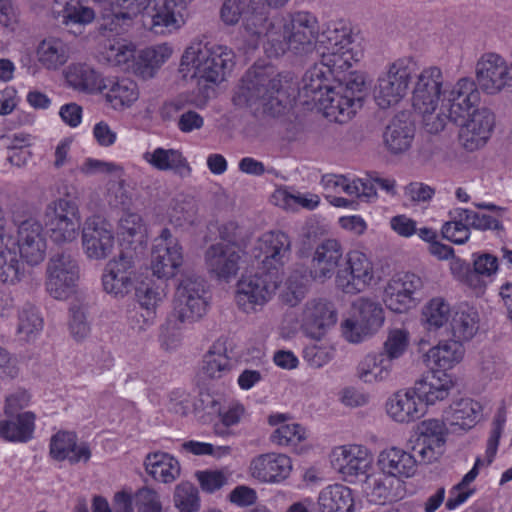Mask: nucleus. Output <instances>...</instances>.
Returning <instances> with one entry per match:
<instances>
[{
	"label": "nucleus",
	"mask_w": 512,
	"mask_h": 512,
	"mask_svg": "<svg viewBox=\"0 0 512 512\" xmlns=\"http://www.w3.org/2000/svg\"><path fill=\"white\" fill-rule=\"evenodd\" d=\"M35 55L42 68L57 71L70 59V49L63 39L49 36L38 43Z\"/></svg>",
	"instance_id": "44"
},
{
	"label": "nucleus",
	"mask_w": 512,
	"mask_h": 512,
	"mask_svg": "<svg viewBox=\"0 0 512 512\" xmlns=\"http://www.w3.org/2000/svg\"><path fill=\"white\" fill-rule=\"evenodd\" d=\"M512 64L495 52L482 54L475 64L479 89L487 95H498L512 85Z\"/></svg>",
	"instance_id": "16"
},
{
	"label": "nucleus",
	"mask_w": 512,
	"mask_h": 512,
	"mask_svg": "<svg viewBox=\"0 0 512 512\" xmlns=\"http://www.w3.org/2000/svg\"><path fill=\"white\" fill-rule=\"evenodd\" d=\"M63 76L67 85L79 92L99 94L103 90L105 75L84 62H73L65 67Z\"/></svg>",
	"instance_id": "37"
},
{
	"label": "nucleus",
	"mask_w": 512,
	"mask_h": 512,
	"mask_svg": "<svg viewBox=\"0 0 512 512\" xmlns=\"http://www.w3.org/2000/svg\"><path fill=\"white\" fill-rule=\"evenodd\" d=\"M364 492L370 503L385 505L397 502L406 494L405 483L389 475L367 474Z\"/></svg>",
	"instance_id": "35"
},
{
	"label": "nucleus",
	"mask_w": 512,
	"mask_h": 512,
	"mask_svg": "<svg viewBox=\"0 0 512 512\" xmlns=\"http://www.w3.org/2000/svg\"><path fill=\"white\" fill-rule=\"evenodd\" d=\"M480 315L477 308L467 302L454 305L449 324L451 336L461 343L470 341L478 332Z\"/></svg>",
	"instance_id": "42"
},
{
	"label": "nucleus",
	"mask_w": 512,
	"mask_h": 512,
	"mask_svg": "<svg viewBox=\"0 0 512 512\" xmlns=\"http://www.w3.org/2000/svg\"><path fill=\"white\" fill-rule=\"evenodd\" d=\"M174 503L180 512H197L200 507L198 490L190 483H181L176 487Z\"/></svg>",
	"instance_id": "64"
},
{
	"label": "nucleus",
	"mask_w": 512,
	"mask_h": 512,
	"mask_svg": "<svg viewBox=\"0 0 512 512\" xmlns=\"http://www.w3.org/2000/svg\"><path fill=\"white\" fill-rule=\"evenodd\" d=\"M475 206L480 209L493 210L496 214L477 213L468 209L461 211L460 213H463V215L469 218V224L472 228L480 231H498L503 229L501 222V216L504 212L503 208L497 207L491 203H475Z\"/></svg>",
	"instance_id": "57"
},
{
	"label": "nucleus",
	"mask_w": 512,
	"mask_h": 512,
	"mask_svg": "<svg viewBox=\"0 0 512 512\" xmlns=\"http://www.w3.org/2000/svg\"><path fill=\"white\" fill-rule=\"evenodd\" d=\"M454 312V305L442 296L429 299L421 309L420 321L428 332H437L448 327Z\"/></svg>",
	"instance_id": "47"
},
{
	"label": "nucleus",
	"mask_w": 512,
	"mask_h": 512,
	"mask_svg": "<svg viewBox=\"0 0 512 512\" xmlns=\"http://www.w3.org/2000/svg\"><path fill=\"white\" fill-rule=\"evenodd\" d=\"M414 72V63L408 58L389 63L378 76L373 89L376 104L382 109L399 104L408 94Z\"/></svg>",
	"instance_id": "7"
},
{
	"label": "nucleus",
	"mask_w": 512,
	"mask_h": 512,
	"mask_svg": "<svg viewBox=\"0 0 512 512\" xmlns=\"http://www.w3.org/2000/svg\"><path fill=\"white\" fill-rule=\"evenodd\" d=\"M465 357L463 343L453 338L440 340L423 354V362L431 370L447 372L459 365Z\"/></svg>",
	"instance_id": "36"
},
{
	"label": "nucleus",
	"mask_w": 512,
	"mask_h": 512,
	"mask_svg": "<svg viewBox=\"0 0 512 512\" xmlns=\"http://www.w3.org/2000/svg\"><path fill=\"white\" fill-rule=\"evenodd\" d=\"M145 469L151 477L162 483H171L180 474L178 460L165 452H155L147 455Z\"/></svg>",
	"instance_id": "51"
},
{
	"label": "nucleus",
	"mask_w": 512,
	"mask_h": 512,
	"mask_svg": "<svg viewBox=\"0 0 512 512\" xmlns=\"http://www.w3.org/2000/svg\"><path fill=\"white\" fill-rule=\"evenodd\" d=\"M298 322L306 336L320 340L336 324L337 312L328 300L313 298L302 307L298 315Z\"/></svg>",
	"instance_id": "23"
},
{
	"label": "nucleus",
	"mask_w": 512,
	"mask_h": 512,
	"mask_svg": "<svg viewBox=\"0 0 512 512\" xmlns=\"http://www.w3.org/2000/svg\"><path fill=\"white\" fill-rule=\"evenodd\" d=\"M194 0L154 2L143 14L145 27L155 35L169 36L180 31L187 22V9Z\"/></svg>",
	"instance_id": "13"
},
{
	"label": "nucleus",
	"mask_w": 512,
	"mask_h": 512,
	"mask_svg": "<svg viewBox=\"0 0 512 512\" xmlns=\"http://www.w3.org/2000/svg\"><path fill=\"white\" fill-rule=\"evenodd\" d=\"M414 135L415 129L409 120L395 117L384 132V144L391 153L400 154L411 147Z\"/></svg>",
	"instance_id": "49"
},
{
	"label": "nucleus",
	"mask_w": 512,
	"mask_h": 512,
	"mask_svg": "<svg viewBox=\"0 0 512 512\" xmlns=\"http://www.w3.org/2000/svg\"><path fill=\"white\" fill-rule=\"evenodd\" d=\"M50 455L57 461L67 460L71 464L87 462L91 451L87 444L78 442L74 432L59 431L51 437Z\"/></svg>",
	"instance_id": "38"
},
{
	"label": "nucleus",
	"mask_w": 512,
	"mask_h": 512,
	"mask_svg": "<svg viewBox=\"0 0 512 512\" xmlns=\"http://www.w3.org/2000/svg\"><path fill=\"white\" fill-rule=\"evenodd\" d=\"M80 279L78 261L68 253H56L47 262L45 289L54 299L65 301L76 294Z\"/></svg>",
	"instance_id": "11"
},
{
	"label": "nucleus",
	"mask_w": 512,
	"mask_h": 512,
	"mask_svg": "<svg viewBox=\"0 0 512 512\" xmlns=\"http://www.w3.org/2000/svg\"><path fill=\"white\" fill-rule=\"evenodd\" d=\"M247 416L246 408L238 401H230L218 411L221 426H215V433L219 436L226 435L227 429L241 423Z\"/></svg>",
	"instance_id": "60"
},
{
	"label": "nucleus",
	"mask_w": 512,
	"mask_h": 512,
	"mask_svg": "<svg viewBox=\"0 0 512 512\" xmlns=\"http://www.w3.org/2000/svg\"><path fill=\"white\" fill-rule=\"evenodd\" d=\"M293 461L284 453L268 452L255 456L249 464V475L261 484L279 485L288 480Z\"/></svg>",
	"instance_id": "25"
},
{
	"label": "nucleus",
	"mask_w": 512,
	"mask_h": 512,
	"mask_svg": "<svg viewBox=\"0 0 512 512\" xmlns=\"http://www.w3.org/2000/svg\"><path fill=\"white\" fill-rule=\"evenodd\" d=\"M0 420V438L11 443H27L34 438L37 415L27 410L20 414L4 415Z\"/></svg>",
	"instance_id": "39"
},
{
	"label": "nucleus",
	"mask_w": 512,
	"mask_h": 512,
	"mask_svg": "<svg viewBox=\"0 0 512 512\" xmlns=\"http://www.w3.org/2000/svg\"><path fill=\"white\" fill-rule=\"evenodd\" d=\"M478 101V87L468 77L444 85L443 73L436 66L426 67L415 76L412 106L423 116L435 114L436 120L426 123L431 133L441 131L447 121H457L465 116L471 105Z\"/></svg>",
	"instance_id": "2"
},
{
	"label": "nucleus",
	"mask_w": 512,
	"mask_h": 512,
	"mask_svg": "<svg viewBox=\"0 0 512 512\" xmlns=\"http://www.w3.org/2000/svg\"><path fill=\"white\" fill-rule=\"evenodd\" d=\"M313 50L319 55L320 63L305 72L299 89L300 96L305 99L306 104H316L318 97L338 80L332 79V75L349 70L363 56L351 28L343 22L329 23L321 33L318 29L311 50L305 53L291 52L295 55H306Z\"/></svg>",
	"instance_id": "3"
},
{
	"label": "nucleus",
	"mask_w": 512,
	"mask_h": 512,
	"mask_svg": "<svg viewBox=\"0 0 512 512\" xmlns=\"http://www.w3.org/2000/svg\"><path fill=\"white\" fill-rule=\"evenodd\" d=\"M395 367L379 351H369L358 360L355 377L368 386L386 385L394 381Z\"/></svg>",
	"instance_id": "30"
},
{
	"label": "nucleus",
	"mask_w": 512,
	"mask_h": 512,
	"mask_svg": "<svg viewBox=\"0 0 512 512\" xmlns=\"http://www.w3.org/2000/svg\"><path fill=\"white\" fill-rule=\"evenodd\" d=\"M122 33H115L102 42L98 59L109 67L134 73L137 47L133 41L120 36Z\"/></svg>",
	"instance_id": "31"
},
{
	"label": "nucleus",
	"mask_w": 512,
	"mask_h": 512,
	"mask_svg": "<svg viewBox=\"0 0 512 512\" xmlns=\"http://www.w3.org/2000/svg\"><path fill=\"white\" fill-rule=\"evenodd\" d=\"M143 159L153 168L159 171H172L183 168L187 161L182 152L177 149H165L157 147L152 151H146Z\"/></svg>",
	"instance_id": "55"
},
{
	"label": "nucleus",
	"mask_w": 512,
	"mask_h": 512,
	"mask_svg": "<svg viewBox=\"0 0 512 512\" xmlns=\"http://www.w3.org/2000/svg\"><path fill=\"white\" fill-rule=\"evenodd\" d=\"M376 283L374 264L365 253L350 250L345 256V267L336 273V287L345 294L356 295Z\"/></svg>",
	"instance_id": "12"
},
{
	"label": "nucleus",
	"mask_w": 512,
	"mask_h": 512,
	"mask_svg": "<svg viewBox=\"0 0 512 512\" xmlns=\"http://www.w3.org/2000/svg\"><path fill=\"white\" fill-rule=\"evenodd\" d=\"M82 249L90 260H104L114 251L116 237L112 224L99 216L86 219L82 229Z\"/></svg>",
	"instance_id": "20"
},
{
	"label": "nucleus",
	"mask_w": 512,
	"mask_h": 512,
	"mask_svg": "<svg viewBox=\"0 0 512 512\" xmlns=\"http://www.w3.org/2000/svg\"><path fill=\"white\" fill-rule=\"evenodd\" d=\"M410 346V333L406 328H391L387 331L382 343V349L378 350L395 366L396 361L402 358Z\"/></svg>",
	"instance_id": "56"
},
{
	"label": "nucleus",
	"mask_w": 512,
	"mask_h": 512,
	"mask_svg": "<svg viewBox=\"0 0 512 512\" xmlns=\"http://www.w3.org/2000/svg\"><path fill=\"white\" fill-rule=\"evenodd\" d=\"M385 410L388 417L398 424H411L427 412L413 386L391 394L386 400Z\"/></svg>",
	"instance_id": "29"
},
{
	"label": "nucleus",
	"mask_w": 512,
	"mask_h": 512,
	"mask_svg": "<svg viewBox=\"0 0 512 512\" xmlns=\"http://www.w3.org/2000/svg\"><path fill=\"white\" fill-rule=\"evenodd\" d=\"M364 86L365 80L360 74H351L344 80L338 79L318 97L315 105L330 121L345 123L362 106Z\"/></svg>",
	"instance_id": "6"
},
{
	"label": "nucleus",
	"mask_w": 512,
	"mask_h": 512,
	"mask_svg": "<svg viewBox=\"0 0 512 512\" xmlns=\"http://www.w3.org/2000/svg\"><path fill=\"white\" fill-rule=\"evenodd\" d=\"M102 86L103 90L99 94L117 112L131 108L140 96L137 83L127 77L105 76Z\"/></svg>",
	"instance_id": "34"
},
{
	"label": "nucleus",
	"mask_w": 512,
	"mask_h": 512,
	"mask_svg": "<svg viewBox=\"0 0 512 512\" xmlns=\"http://www.w3.org/2000/svg\"><path fill=\"white\" fill-rule=\"evenodd\" d=\"M448 429L443 420L428 418L419 422L415 429L412 449L425 464L438 461L445 452Z\"/></svg>",
	"instance_id": "19"
},
{
	"label": "nucleus",
	"mask_w": 512,
	"mask_h": 512,
	"mask_svg": "<svg viewBox=\"0 0 512 512\" xmlns=\"http://www.w3.org/2000/svg\"><path fill=\"white\" fill-rule=\"evenodd\" d=\"M423 288L420 276L406 272L394 275L383 292L385 306L395 313H405L417 304V294Z\"/></svg>",
	"instance_id": "21"
},
{
	"label": "nucleus",
	"mask_w": 512,
	"mask_h": 512,
	"mask_svg": "<svg viewBox=\"0 0 512 512\" xmlns=\"http://www.w3.org/2000/svg\"><path fill=\"white\" fill-rule=\"evenodd\" d=\"M355 177L342 174L328 173L321 177L320 185L328 193H344L352 196L357 192V186L354 185Z\"/></svg>",
	"instance_id": "63"
},
{
	"label": "nucleus",
	"mask_w": 512,
	"mask_h": 512,
	"mask_svg": "<svg viewBox=\"0 0 512 512\" xmlns=\"http://www.w3.org/2000/svg\"><path fill=\"white\" fill-rule=\"evenodd\" d=\"M280 287V276L265 271L243 276L237 283L235 301L240 310L250 314L261 310Z\"/></svg>",
	"instance_id": "10"
},
{
	"label": "nucleus",
	"mask_w": 512,
	"mask_h": 512,
	"mask_svg": "<svg viewBox=\"0 0 512 512\" xmlns=\"http://www.w3.org/2000/svg\"><path fill=\"white\" fill-rule=\"evenodd\" d=\"M235 64V53L226 45L192 41L183 51L178 74L199 87L222 83Z\"/></svg>",
	"instance_id": "4"
},
{
	"label": "nucleus",
	"mask_w": 512,
	"mask_h": 512,
	"mask_svg": "<svg viewBox=\"0 0 512 512\" xmlns=\"http://www.w3.org/2000/svg\"><path fill=\"white\" fill-rule=\"evenodd\" d=\"M242 257V248L219 242L207 248L204 261L211 276L220 281L230 282L240 270Z\"/></svg>",
	"instance_id": "26"
},
{
	"label": "nucleus",
	"mask_w": 512,
	"mask_h": 512,
	"mask_svg": "<svg viewBox=\"0 0 512 512\" xmlns=\"http://www.w3.org/2000/svg\"><path fill=\"white\" fill-rule=\"evenodd\" d=\"M135 299L144 311L143 326L153 325L156 319L157 308L165 299L164 289L152 279L147 278L135 284Z\"/></svg>",
	"instance_id": "45"
},
{
	"label": "nucleus",
	"mask_w": 512,
	"mask_h": 512,
	"mask_svg": "<svg viewBox=\"0 0 512 512\" xmlns=\"http://www.w3.org/2000/svg\"><path fill=\"white\" fill-rule=\"evenodd\" d=\"M271 202L287 211H296L299 208L314 210L320 204V197L312 192L301 193L288 187H281L273 192Z\"/></svg>",
	"instance_id": "50"
},
{
	"label": "nucleus",
	"mask_w": 512,
	"mask_h": 512,
	"mask_svg": "<svg viewBox=\"0 0 512 512\" xmlns=\"http://www.w3.org/2000/svg\"><path fill=\"white\" fill-rule=\"evenodd\" d=\"M81 213L71 199L58 198L47 204L44 211V228L57 245L77 240L81 229Z\"/></svg>",
	"instance_id": "8"
},
{
	"label": "nucleus",
	"mask_w": 512,
	"mask_h": 512,
	"mask_svg": "<svg viewBox=\"0 0 512 512\" xmlns=\"http://www.w3.org/2000/svg\"><path fill=\"white\" fill-rule=\"evenodd\" d=\"M43 329V318L35 307L24 308L19 315L18 333L26 341L37 337Z\"/></svg>",
	"instance_id": "61"
},
{
	"label": "nucleus",
	"mask_w": 512,
	"mask_h": 512,
	"mask_svg": "<svg viewBox=\"0 0 512 512\" xmlns=\"http://www.w3.org/2000/svg\"><path fill=\"white\" fill-rule=\"evenodd\" d=\"M318 512H354V490L343 483H333L320 490L317 496Z\"/></svg>",
	"instance_id": "41"
},
{
	"label": "nucleus",
	"mask_w": 512,
	"mask_h": 512,
	"mask_svg": "<svg viewBox=\"0 0 512 512\" xmlns=\"http://www.w3.org/2000/svg\"><path fill=\"white\" fill-rule=\"evenodd\" d=\"M307 278L299 271H293L280 290L281 300L289 306H296L306 295Z\"/></svg>",
	"instance_id": "59"
},
{
	"label": "nucleus",
	"mask_w": 512,
	"mask_h": 512,
	"mask_svg": "<svg viewBox=\"0 0 512 512\" xmlns=\"http://www.w3.org/2000/svg\"><path fill=\"white\" fill-rule=\"evenodd\" d=\"M172 54L173 48L168 43H160L142 49L136 56L134 74L143 79L153 78Z\"/></svg>",
	"instance_id": "46"
},
{
	"label": "nucleus",
	"mask_w": 512,
	"mask_h": 512,
	"mask_svg": "<svg viewBox=\"0 0 512 512\" xmlns=\"http://www.w3.org/2000/svg\"><path fill=\"white\" fill-rule=\"evenodd\" d=\"M15 248L22 262L29 267L41 265L47 256L48 240L40 220L30 217L17 226Z\"/></svg>",
	"instance_id": "17"
},
{
	"label": "nucleus",
	"mask_w": 512,
	"mask_h": 512,
	"mask_svg": "<svg viewBox=\"0 0 512 512\" xmlns=\"http://www.w3.org/2000/svg\"><path fill=\"white\" fill-rule=\"evenodd\" d=\"M328 461L332 470L342 481L354 484L369 473L373 456L366 445L345 443L331 448Z\"/></svg>",
	"instance_id": "9"
},
{
	"label": "nucleus",
	"mask_w": 512,
	"mask_h": 512,
	"mask_svg": "<svg viewBox=\"0 0 512 512\" xmlns=\"http://www.w3.org/2000/svg\"><path fill=\"white\" fill-rule=\"evenodd\" d=\"M208 307L204 282L197 277H183L175 292L174 317L193 323L206 315Z\"/></svg>",
	"instance_id": "15"
},
{
	"label": "nucleus",
	"mask_w": 512,
	"mask_h": 512,
	"mask_svg": "<svg viewBox=\"0 0 512 512\" xmlns=\"http://www.w3.org/2000/svg\"><path fill=\"white\" fill-rule=\"evenodd\" d=\"M461 211H466V209L458 207L450 210V220L441 227L443 238L457 245L466 243L471 235L469 218L460 213Z\"/></svg>",
	"instance_id": "54"
},
{
	"label": "nucleus",
	"mask_w": 512,
	"mask_h": 512,
	"mask_svg": "<svg viewBox=\"0 0 512 512\" xmlns=\"http://www.w3.org/2000/svg\"><path fill=\"white\" fill-rule=\"evenodd\" d=\"M250 254L265 270L280 276V270L290 258L291 240L279 230L264 232L255 240Z\"/></svg>",
	"instance_id": "18"
},
{
	"label": "nucleus",
	"mask_w": 512,
	"mask_h": 512,
	"mask_svg": "<svg viewBox=\"0 0 512 512\" xmlns=\"http://www.w3.org/2000/svg\"><path fill=\"white\" fill-rule=\"evenodd\" d=\"M420 400L427 407L445 401L455 387L454 377L448 372L431 370L413 385Z\"/></svg>",
	"instance_id": "33"
},
{
	"label": "nucleus",
	"mask_w": 512,
	"mask_h": 512,
	"mask_svg": "<svg viewBox=\"0 0 512 512\" xmlns=\"http://www.w3.org/2000/svg\"><path fill=\"white\" fill-rule=\"evenodd\" d=\"M146 233V225L140 214L131 211L123 213L118 223V234L124 241L142 242Z\"/></svg>",
	"instance_id": "58"
},
{
	"label": "nucleus",
	"mask_w": 512,
	"mask_h": 512,
	"mask_svg": "<svg viewBox=\"0 0 512 512\" xmlns=\"http://www.w3.org/2000/svg\"><path fill=\"white\" fill-rule=\"evenodd\" d=\"M133 261L121 254L109 260L102 272L101 283L105 293L115 299H124L128 296L137 280Z\"/></svg>",
	"instance_id": "24"
},
{
	"label": "nucleus",
	"mask_w": 512,
	"mask_h": 512,
	"mask_svg": "<svg viewBox=\"0 0 512 512\" xmlns=\"http://www.w3.org/2000/svg\"><path fill=\"white\" fill-rule=\"evenodd\" d=\"M340 329L343 338L351 344H360L373 336L352 311L343 319Z\"/></svg>",
	"instance_id": "62"
},
{
	"label": "nucleus",
	"mask_w": 512,
	"mask_h": 512,
	"mask_svg": "<svg viewBox=\"0 0 512 512\" xmlns=\"http://www.w3.org/2000/svg\"><path fill=\"white\" fill-rule=\"evenodd\" d=\"M485 405L473 398H461L454 401L447 411L446 419L450 426L468 431L484 419Z\"/></svg>",
	"instance_id": "40"
},
{
	"label": "nucleus",
	"mask_w": 512,
	"mask_h": 512,
	"mask_svg": "<svg viewBox=\"0 0 512 512\" xmlns=\"http://www.w3.org/2000/svg\"><path fill=\"white\" fill-rule=\"evenodd\" d=\"M351 311L373 335L384 325V310L379 303L371 299L359 298L353 304Z\"/></svg>",
	"instance_id": "53"
},
{
	"label": "nucleus",
	"mask_w": 512,
	"mask_h": 512,
	"mask_svg": "<svg viewBox=\"0 0 512 512\" xmlns=\"http://www.w3.org/2000/svg\"><path fill=\"white\" fill-rule=\"evenodd\" d=\"M105 7L109 14L104 16V29L111 33L127 32L133 19L144 14L152 0H91Z\"/></svg>",
	"instance_id": "27"
},
{
	"label": "nucleus",
	"mask_w": 512,
	"mask_h": 512,
	"mask_svg": "<svg viewBox=\"0 0 512 512\" xmlns=\"http://www.w3.org/2000/svg\"><path fill=\"white\" fill-rule=\"evenodd\" d=\"M184 248L168 228H163L154 239L150 269L158 279L174 278L184 264Z\"/></svg>",
	"instance_id": "14"
},
{
	"label": "nucleus",
	"mask_w": 512,
	"mask_h": 512,
	"mask_svg": "<svg viewBox=\"0 0 512 512\" xmlns=\"http://www.w3.org/2000/svg\"><path fill=\"white\" fill-rule=\"evenodd\" d=\"M56 5L61 6V9H55L54 12L66 27H85L96 19L95 10L84 4L83 0H57Z\"/></svg>",
	"instance_id": "48"
},
{
	"label": "nucleus",
	"mask_w": 512,
	"mask_h": 512,
	"mask_svg": "<svg viewBox=\"0 0 512 512\" xmlns=\"http://www.w3.org/2000/svg\"><path fill=\"white\" fill-rule=\"evenodd\" d=\"M219 18L227 27H235L241 22L251 47L262 44L265 54L275 58L287 51L305 53L311 50L318 30V19L311 12L294 11L269 17L260 0H223Z\"/></svg>",
	"instance_id": "1"
},
{
	"label": "nucleus",
	"mask_w": 512,
	"mask_h": 512,
	"mask_svg": "<svg viewBox=\"0 0 512 512\" xmlns=\"http://www.w3.org/2000/svg\"><path fill=\"white\" fill-rule=\"evenodd\" d=\"M343 258V248L336 239H326L313 252L310 277L318 283H325L334 275Z\"/></svg>",
	"instance_id": "32"
},
{
	"label": "nucleus",
	"mask_w": 512,
	"mask_h": 512,
	"mask_svg": "<svg viewBox=\"0 0 512 512\" xmlns=\"http://www.w3.org/2000/svg\"><path fill=\"white\" fill-rule=\"evenodd\" d=\"M376 467L379 473L392 476L405 483L406 480L416 476L418 459L403 447L388 445L377 453Z\"/></svg>",
	"instance_id": "28"
},
{
	"label": "nucleus",
	"mask_w": 512,
	"mask_h": 512,
	"mask_svg": "<svg viewBox=\"0 0 512 512\" xmlns=\"http://www.w3.org/2000/svg\"><path fill=\"white\" fill-rule=\"evenodd\" d=\"M231 370L225 343L217 340L212 344L202 360L201 372L210 379H220Z\"/></svg>",
	"instance_id": "52"
},
{
	"label": "nucleus",
	"mask_w": 512,
	"mask_h": 512,
	"mask_svg": "<svg viewBox=\"0 0 512 512\" xmlns=\"http://www.w3.org/2000/svg\"><path fill=\"white\" fill-rule=\"evenodd\" d=\"M289 416L284 413H273L268 423L275 429L270 435L273 444L281 447H296L308 438L306 429L298 423L288 422Z\"/></svg>",
	"instance_id": "43"
},
{
	"label": "nucleus",
	"mask_w": 512,
	"mask_h": 512,
	"mask_svg": "<svg viewBox=\"0 0 512 512\" xmlns=\"http://www.w3.org/2000/svg\"><path fill=\"white\" fill-rule=\"evenodd\" d=\"M479 101L471 105L469 112L455 123L462 122L460 128V141L470 151L483 147L490 139L494 126L495 116L487 108L476 109Z\"/></svg>",
	"instance_id": "22"
},
{
	"label": "nucleus",
	"mask_w": 512,
	"mask_h": 512,
	"mask_svg": "<svg viewBox=\"0 0 512 512\" xmlns=\"http://www.w3.org/2000/svg\"><path fill=\"white\" fill-rule=\"evenodd\" d=\"M282 81L273 66L254 65L236 88L233 103L238 107L273 108V101L280 103Z\"/></svg>",
	"instance_id": "5"
}]
</instances>
